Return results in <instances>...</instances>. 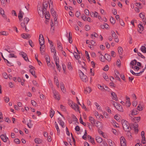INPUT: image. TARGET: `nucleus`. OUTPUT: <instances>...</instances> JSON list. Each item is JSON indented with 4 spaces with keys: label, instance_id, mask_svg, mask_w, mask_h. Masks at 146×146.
Returning a JSON list of instances; mask_svg holds the SVG:
<instances>
[{
    "label": "nucleus",
    "instance_id": "7c9ffc66",
    "mask_svg": "<svg viewBox=\"0 0 146 146\" xmlns=\"http://www.w3.org/2000/svg\"><path fill=\"white\" fill-rule=\"evenodd\" d=\"M118 52L119 54H122L123 50L121 46H119L118 48Z\"/></svg>",
    "mask_w": 146,
    "mask_h": 146
},
{
    "label": "nucleus",
    "instance_id": "f8f14e48",
    "mask_svg": "<svg viewBox=\"0 0 146 146\" xmlns=\"http://www.w3.org/2000/svg\"><path fill=\"white\" fill-rule=\"evenodd\" d=\"M1 138L2 140L5 142H7V140H9V138L7 137L6 134H2L1 135Z\"/></svg>",
    "mask_w": 146,
    "mask_h": 146
},
{
    "label": "nucleus",
    "instance_id": "aec40b11",
    "mask_svg": "<svg viewBox=\"0 0 146 146\" xmlns=\"http://www.w3.org/2000/svg\"><path fill=\"white\" fill-rule=\"evenodd\" d=\"M45 15V18L46 19H49L50 18V14L48 12H46L45 13L43 14V16Z\"/></svg>",
    "mask_w": 146,
    "mask_h": 146
},
{
    "label": "nucleus",
    "instance_id": "4468645a",
    "mask_svg": "<svg viewBox=\"0 0 146 146\" xmlns=\"http://www.w3.org/2000/svg\"><path fill=\"white\" fill-rule=\"evenodd\" d=\"M24 14V13L22 12V10H20L18 15V17L20 21H21L22 20V19L23 17V15Z\"/></svg>",
    "mask_w": 146,
    "mask_h": 146
},
{
    "label": "nucleus",
    "instance_id": "bf43d9fd",
    "mask_svg": "<svg viewBox=\"0 0 146 146\" xmlns=\"http://www.w3.org/2000/svg\"><path fill=\"white\" fill-rule=\"evenodd\" d=\"M54 60L55 61V63L56 62H59V58L57 56H54Z\"/></svg>",
    "mask_w": 146,
    "mask_h": 146
},
{
    "label": "nucleus",
    "instance_id": "c03bdc74",
    "mask_svg": "<svg viewBox=\"0 0 146 146\" xmlns=\"http://www.w3.org/2000/svg\"><path fill=\"white\" fill-rule=\"evenodd\" d=\"M76 54H74V56L75 58L77 60H79L80 58V56L78 55L76 52H75Z\"/></svg>",
    "mask_w": 146,
    "mask_h": 146
},
{
    "label": "nucleus",
    "instance_id": "49530a36",
    "mask_svg": "<svg viewBox=\"0 0 146 146\" xmlns=\"http://www.w3.org/2000/svg\"><path fill=\"white\" fill-rule=\"evenodd\" d=\"M2 75L3 78L5 79H7L8 78L7 74L6 72H4L2 74Z\"/></svg>",
    "mask_w": 146,
    "mask_h": 146
},
{
    "label": "nucleus",
    "instance_id": "6e6d98bb",
    "mask_svg": "<svg viewBox=\"0 0 146 146\" xmlns=\"http://www.w3.org/2000/svg\"><path fill=\"white\" fill-rule=\"evenodd\" d=\"M60 108L61 110L64 111H66V108L62 105H61L60 106Z\"/></svg>",
    "mask_w": 146,
    "mask_h": 146
},
{
    "label": "nucleus",
    "instance_id": "603ef678",
    "mask_svg": "<svg viewBox=\"0 0 146 146\" xmlns=\"http://www.w3.org/2000/svg\"><path fill=\"white\" fill-rule=\"evenodd\" d=\"M55 127L56 128V130L57 131V134L58 135H59L60 132V129L59 128L58 125H56V126H55Z\"/></svg>",
    "mask_w": 146,
    "mask_h": 146
},
{
    "label": "nucleus",
    "instance_id": "69168bd1",
    "mask_svg": "<svg viewBox=\"0 0 146 146\" xmlns=\"http://www.w3.org/2000/svg\"><path fill=\"white\" fill-rule=\"evenodd\" d=\"M90 27L89 25H86L85 26V29L86 31H88L90 29Z\"/></svg>",
    "mask_w": 146,
    "mask_h": 146
},
{
    "label": "nucleus",
    "instance_id": "dca6fc26",
    "mask_svg": "<svg viewBox=\"0 0 146 146\" xmlns=\"http://www.w3.org/2000/svg\"><path fill=\"white\" fill-rule=\"evenodd\" d=\"M94 114L97 119H101V118H104L103 116L102 115L99 114L98 113V112L97 111L95 112Z\"/></svg>",
    "mask_w": 146,
    "mask_h": 146
},
{
    "label": "nucleus",
    "instance_id": "72a5a7b5",
    "mask_svg": "<svg viewBox=\"0 0 146 146\" xmlns=\"http://www.w3.org/2000/svg\"><path fill=\"white\" fill-rule=\"evenodd\" d=\"M138 28L139 29V30L140 31H142L144 29V27L142 26V25L141 24H139L138 26Z\"/></svg>",
    "mask_w": 146,
    "mask_h": 146
},
{
    "label": "nucleus",
    "instance_id": "f704fd0d",
    "mask_svg": "<svg viewBox=\"0 0 146 146\" xmlns=\"http://www.w3.org/2000/svg\"><path fill=\"white\" fill-rule=\"evenodd\" d=\"M110 21L111 23L113 24H114L115 22V20L114 18L111 17L110 18Z\"/></svg>",
    "mask_w": 146,
    "mask_h": 146
},
{
    "label": "nucleus",
    "instance_id": "052dcab7",
    "mask_svg": "<svg viewBox=\"0 0 146 146\" xmlns=\"http://www.w3.org/2000/svg\"><path fill=\"white\" fill-rule=\"evenodd\" d=\"M46 61V62L50 63V60L49 56H47L45 58Z\"/></svg>",
    "mask_w": 146,
    "mask_h": 146
},
{
    "label": "nucleus",
    "instance_id": "2f4dec72",
    "mask_svg": "<svg viewBox=\"0 0 146 146\" xmlns=\"http://www.w3.org/2000/svg\"><path fill=\"white\" fill-rule=\"evenodd\" d=\"M115 74L116 76V78L117 80L120 81L121 80L119 77V72L117 71L115 73Z\"/></svg>",
    "mask_w": 146,
    "mask_h": 146
},
{
    "label": "nucleus",
    "instance_id": "f3484780",
    "mask_svg": "<svg viewBox=\"0 0 146 146\" xmlns=\"http://www.w3.org/2000/svg\"><path fill=\"white\" fill-rule=\"evenodd\" d=\"M34 141L35 143L38 144L41 143L42 142V139L38 138H35L34 139Z\"/></svg>",
    "mask_w": 146,
    "mask_h": 146
},
{
    "label": "nucleus",
    "instance_id": "5701e85b",
    "mask_svg": "<svg viewBox=\"0 0 146 146\" xmlns=\"http://www.w3.org/2000/svg\"><path fill=\"white\" fill-rule=\"evenodd\" d=\"M139 17L142 19V21L143 22H145V24H146V19L144 18L145 15H143L142 13H141L139 14Z\"/></svg>",
    "mask_w": 146,
    "mask_h": 146
},
{
    "label": "nucleus",
    "instance_id": "20e7f679",
    "mask_svg": "<svg viewBox=\"0 0 146 146\" xmlns=\"http://www.w3.org/2000/svg\"><path fill=\"white\" fill-rule=\"evenodd\" d=\"M79 73L80 78L84 82H86L88 81V78L87 76L86 75H84L83 73L81 71H80V72Z\"/></svg>",
    "mask_w": 146,
    "mask_h": 146
},
{
    "label": "nucleus",
    "instance_id": "338daca9",
    "mask_svg": "<svg viewBox=\"0 0 146 146\" xmlns=\"http://www.w3.org/2000/svg\"><path fill=\"white\" fill-rule=\"evenodd\" d=\"M33 83L34 85L36 86L37 87H38L39 86V85L37 84L35 80H33Z\"/></svg>",
    "mask_w": 146,
    "mask_h": 146
},
{
    "label": "nucleus",
    "instance_id": "c9c22d12",
    "mask_svg": "<svg viewBox=\"0 0 146 146\" xmlns=\"http://www.w3.org/2000/svg\"><path fill=\"white\" fill-rule=\"evenodd\" d=\"M9 35L8 33L5 31H3L0 32V35L7 36Z\"/></svg>",
    "mask_w": 146,
    "mask_h": 146
},
{
    "label": "nucleus",
    "instance_id": "6ab92c4d",
    "mask_svg": "<svg viewBox=\"0 0 146 146\" xmlns=\"http://www.w3.org/2000/svg\"><path fill=\"white\" fill-rule=\"evenodd\" d=\"M105 58L109 62L110 61L111 59V56L110 55H109L108 54H106L105 55Z\"/></svg>",
    "mask_w": 146,
    "mask_h": 146
},
{
    "label": "nucleus",
    "instance_id": "423d86ee",
    "mask_svg": "<svg viewBox=\"0 0 146 146\" xmlns=\"http://www.w3.org/2000/svg\"><path fill=\"white\" fill-rule=\"evenodd\" d=\"M39 44L41 46H42L44 44V38L42 34H40L39 35Z\"/></svg>",
    "mask_w": 146,
    "mask_h": 146
},
{
    "label": "nucleus",
    "instance_id": "3c124183",
    "mask_svg": "<svg viewBox=\"0 0 146 146\" xmlns=\"http://www.w3.org/2000/svg\"><path fill=\"white\" fill-rule=\"evenodd\" d=\"M4 98L5 102L6 103L8 102L9 101V98L8 97L6 96L4 97Z\"/></svg>",
    "mask_w": 146,
    "mask_h": 146
},
{
    "label": "nucleus",
    "instance_id": "4be33fe9",
    "mask_svg": "<svg viewBox=\"0 0 146 146\" xmlns=\"http://www.w3.org/2000/svg\"><path fill=\"white\" fill-rule=\"evenodd\" d=\"M127 99L126 100V105L129 107L130 106L131 103L130 102V100L129 97H127Z\"/></svg>",
    "mask_w": 146,
    "mask_h": 146
},
{
    "label": "nucleus",
    "instance_id": "4c0bfd02",
    "mask_svg": "<svg viewBox=\"0 0 146 146\" xmlns=\"http://www.w3.org/2000/svg\"><path fill=\"white\" fill-rule=\"evenodd\" d=\"M137 63V60L134 59L132 60L130 63V64L132 66H134L136 65Z\"/></svg>",
    "mask_w": 146,
    "mask_h": 146
},
{
    "label": "nucleus",
    "instance_id": "864d4df0",
    "mask_svg": "<svg viewBox=\"0 0 146 146\" xmlns=\"http://www.w3.org/2000/svg\"><path fill=\"white\" fill-rule=\"evenodd\" d=\"M50 49H51V51L52 52H55V51H56L55 48L54 47V46H51Z\"/></svg>",
    "mask_w": 146,
    "mask_h": 146
},
{
    "label": "nucleus",
    "instance_id": "1a4fd4ad",
    "mask_svg": "<svg viewBox=\"0 0 146 146\" xmlns=\"http://www.w3.org/2000/svg\"><path fill=\"white\" fill-rule=\"evenodd\" d=\"M72 104V105H71V107L76 111L80 113L78 106L75 103L74 104Z\"/></svg>",
    "mask_w": 146,
    "mask_h": 146
},
{
    "label": "nucleus",
    "instance_id": "37998d69",
    "mask_svg": "<svg viewBox=\"0 0 146 146\" xmlns=\"http://www.w3.org/2000/svg\"><path fill=\"white\" fill-rule=\"evenodd\" d=\"M58 122L60 125H61L62 127H64V122L61 119H60L58 121Z\"/></svg>",
    "mask_w": 146,
    "mask_h": 146
},
{
    "label": "nucleus",
    "instance_id": "c85d7f7f",
    "mask_svg": "<svg viewBox=\"0 0 146 146\" xmlns=\"http://www.w3.org/2000/svg\"><path fill=\"white\" fill-rule=\"evenodd\" d=\"M29 72L35 77L36 78L37 76L35 74V72L33 69H30L29 70Z\"/></svg>",
    "mask_w": 146,
    "mask_h": 146
},
{
    "label": "nucleus",
    "instance_id": "a18cd8bd",
    "mask_svg": "<svg viewBox=\"0 0 146 146\" xmlns=\"http://www.w3.org/2000/svg\"><path fill=\"white\" fill-rule=\"evenodd\" d=\"M60 88L62 92H64L65 91V88L64 87V86L62 83L60 84Z\"/></svg>",
    "mask_w": 146,
    "mask_h": 146
},
{
    "label": "nucleus",
    "instance_id": "13d9d810",
    "mask_svg": "<svg viewBox=\"0 0 146 146\" xmlns=\"http://www.w3.org/2000/svg\"><path fill=\"white\" fill-rule=\"evenodd\" d=\"M141 142L143 144H145L146 143V141L145 140V137H142Z\"/></svg>",
    "mask_w": 146,
    "mask_h": 146
},
{
    "label": "nucleus",
    "instance_id": "e433bc0d",
    "mask_svg": "<svg viewBox=\"0 0 146 146\" xmlns=\"http://www.w3.org/2000/svg\"><path fill=\"white\" fill-rule=\"evenodd\" d=\"M111 33L112 37L114 39L116 38H117V36L115 34V33L113 31H112L111 32Z\"/></svg>",
    "mask_w": 146,
    "mask_h": 146
},
{
    "label": "nucleus",
    "instance_id": "412c9836",
    "mask_svg": "<svg viewBox=\"0 0 146 146\" xmlns=\"http://www.w3.org/2000/svg\"><path fill=\"white\" fill-rule=\"evenodd\" d=\"M88 139L92 144L95 143L94 138H92V137L89 135H88Z\"/></svg>",
    "mask_w": 146,
    "mask_h": 146
},
{
    "label": "nucleus",
    "instance_id": "9b49d317",
    "mask_svg": "<svg viewBox=\"0 0 146 146\" xmlns=\"http://www.w3.org/2000/svg\"><path fill=\"white\" fill-rule=\"evenodd\" d=\"M53 93L54 98L56 99H57L58 100H60V98L59 97L58 92H56L55 90H54Z\"/></svg>",
    "mask_w": 146,
    "mask_h": 146
},
{
    "label": "nucleus",
    "instance_id": "8fccbe9b",
    "mask_svg": "<svg viewBox=\"0 0 146 146\" xmlns=\"http://www.w3.org/2000/svg\"><path fill=\"white\" fill-rule=\"evenodd\" d=\"M4 11L2 8H0V13L1 15H2L3 17H4L5 14Z\"/></svg>",
    "mask_w": 146,
    "mask_h": 146
},
{
    "label": "nucleus",
    "instance_id": "f257e3e1",
    "mask_svg": "<svg viewBox=\"0 0 146 146\" xmlns=\"http://www.w3.org/2000/svg\"><path fill=\"white\" fill-rule=\"evenodd\" d=\"M48 2L47 1H44L42 4V7H39V10L38 9V12L41 17H43V14L46 13V8L48 7Z\"/></svg>",
    "mask_w": 146,
    "mask_h": 146
},
{
    "label": "nucleus",
    "instance_id": "2eb2a0df",
    "mask_svg": "<svg viewBox=\"0 0 146 146\" xmlns=\"http://www.w3.org/2000/svg\"><path fill=\"white\" fill-rule=\"evenodd\" d=\"M111 94L112 96V99L116 101H117L118 100V98L115 93L113 92H111Z\"/></svg>",
    "mask_w": 146,
    "mask_h": 146
},
{
    "label": "nucleus",
    "instance_id": "ea45409f",
    "mask_svg": "<svg viewBox=\"0 0 146 146\" xmlns=\"http://www.w3.org/2000/svg\"><path fill=\"white\" fill-rule=\"evenodd\" d=\"M68 69L70 70H72V68L70 62H69L68 63Z\"/></svg>",
    "mask_w": 146,
    "mask_h": 146
},
{
    "label": "nucleus",
    "instance_id": "bb28decb",
    "mask_svg": "<svg viewBox=\"0 0 146 146\" xmlns=\"http://www.w3.org/2000/svg\"><path fill=\"white\" fill-rule=\"evenodd\" d=\"M99 58L101 59V61L102 62H104L105 61V56H104L102 54H101L99 56Z\"/></svg>",
    "mask_w": 146,
    "mask_h": 146
},
{
    "label": "nucleus",
    "instance_id": "58836bf2",
    "mask_svg": "<svg viewBox=\"0 0 146 146\" xmlns=\"http://www.w3.org/2000/svg\"><path fill=\"white\" fill-rule=\"evenodd\" d=\"M127 136L128 137L129 139H132V136L131 133L129 132V131H127Z\"/></svg>",
    "mask_w": 146,
    "mask_h": 146
},
{
    "label": "nucleus",
    "instance_id": "473e14b6",
    "mask_svg": "<svg viewBox=\"0 0 146 146\" xmlns=\"http://www.w3.org/2000/svg\"><path fill=\"white\" fill-rule=\"evenodd\" d=\"M30 36L29 35L27 34H22L21 35V36L23 38L26 39L29 37V36Z\"/></svg>",
    "mask_w": 146,
    "mask_h": 146
},
{
    "label": "nucleus",
    "instance_id": "f03ea898",
    "mask_svg": "<svg viewBox=\"0 0 146 146\" xmlns=\"http://www.w3.org/2000/svg\"><path fill=\"white\" fill-rule=\"evenodd\" d=\"M122 124L123 129L126 131H130L131 128L129 127V124L127 121L125 119L121 120Z\"/></svg>",
    "mask_w": 146,
    "mask_h": 146
},
{
    "label": "nucleus",
    "instance_id": "0e129e2a",
    "mask_svg": "<svg viewBox=\"0 0 146 146\" xmlns=\"http://www.w3.org/2000/svg\"><path fill=\"white\" fill-rule=\"evenodd\" d=\"M14 141L17 144H19L20 143V140L17 138L15 139Z\"/></svg>",
    "mask_w": 146,
    "mask_h": 146
},
{
    "label": "nucleus",
    "instance_id": "680f3d73",
    "mask_svg": "<svg viewBox=\"0 0 146 146\" xmlns=\"http://www.w3.org/2000/svg\"><path fill=\"white\" fill-rule=\"evenodd\" d=\"M111 131L115 135H117V131L116 130L113 129H111Z\"/></svg>",
    "mask_w": 146,
    "mask_h": 146
},
{
    "label": "nucleus",
    "instance_id": "cd10ccee",
    "mask_svg": "<svg viewBox=\"0 0 146 146\" xmlns=\"http://www.w3.org/2000/svg\"><path fill=\"white\" fill-rule=\"evenodd\" d=\"M57 46L58 49L61 51H62L63 48L61 46V44L60 42H58Z\"/></svg>",
    "mask_w": 146,
    "mask_h": 146
},
{
    "label": "nucleus",
    "instance_id": "ddd939ff",
    "mask_svg": "<svg viewBox=\"0 0 146 146\" xmlns=\"http://www.w3.org/2000/svg\"><path fill=\"white\" fill-rule=\"evenodd\" d=\"M67 35H66V37L68 38V40L70 43H72V35L71 33L70 32L69 33V36L68 35V33H67Z\"/></svg>",
    "mask_w": 146,
    "mask_h": 146
},
{
    "label": "nucleus",
    "instance_id": "5fc2aeb1",
    "mask_svg": "<svg viewBox=\"0 0 146 146\" xmlns=\"http://www.w3.org/2000/svg\"><path fill=\"white\" fill-rule=\"evenodd\" d=\"M84 12L85 14L86 15H89V11L88 9H85L84 10Z\"/></svg>",
    "mask_w": 146,
    "mask_h": 146
},
{
    "label": "nucleus",
    "instance_id": "b1692460",
    "mask_svg": "<svg viewBox=\"0 0 146 146\" xmlns=\"http://www.w3.org/2000/svg\"><path fill=\"white\" fill-rule=\"evenodd\" d=\"M27 120V125L28 127L29 128H31L32 127L33 125V124L31 123V119H30L29 120V121H27L28 119H26Z\"/></svg>",
    "mask_w": 146,
    "mask_h": 146
},
{
    "label": "nucleus",
    "instance_id": "4d7b16f0",
    "mask_svg": "<svg viewBox=\"0 0 146 146\" xmlns=\"http://www.w3.org/2000/svg\"><path fill=\"white\" fill-rule=\"evenodd\" d=\"M137 53L138 56H140L142 58H145V57L141 53L138 52Z\"/></svg>",
    "mask_w": 146,
    "mask_h": 146
},
{
    "label": "nucleus",
    "instance_id": "6e6552de",
    "mask_svg": "<svg viewBox=\"0 0 146 146\" xmlns=\"http://www.w3.org/2000/svg\"><path fill=\"white\" fill-rule=\"evenodd\" d=\"M120 141L121 146H126V141L123 136L120 137Z\"/></svg>",
    "mask_w": 146,
    "mask_h": 146
},
{
    "label": "nucleus",
    "instance_id": "39448f33",
    "mask_svg": "<svg viewBox=\"0 0 146 146\" xmlns=\"http://www.w3.org/2000/svg\"><path fill=\"white\" fill-rule=\"evenodd\" d=\"M90 15L92 17L98 18L100 20L102 19L101 17L99 15V14L96 11L91 12Z\"/></svg>",
    "mask_w": 146,
    "mask_h": 146
},
{
    "label": "nucleus",
    "instance_id": "c756f323",
    "mask_svg": "<svg viewBox=\"0 0 146 146\" xmlns=\"http://www.w3.org/2000/svg\"><path fill=\"white\" fill-rule=\"evenodd\" d=\"M141 51L144 53H146V48L144 46H142L141 48Z\"/></svg>",
    "mask_w": 146,
    "mask_h": 146
},
{
    "label": "nucleus",
    "instance_id": "a211bd4d",
    "mask_svg": "<svg viewBox=\"0 0 146 146\" xmlns=\"http://www.w3.org/2000/svg\"><path fill=\"white\" fill-rule=\"evenodd\" d=\"M91 91V88L89 87H87L84 90V94H87V93H90Z\"/></svg>",
    "mask_w": 146,
    "mask_h": 146
},
{
    "label": "nucleus",
    "instance_id": "e2e57ef3",
    "mask_svg": "<svg viewBox=\"0 0 146 146\" xmlns=\"http://www.w3.org/2000/svg\"><path fill=\"white\" fill-rule=\"evenodd\" d=\"M103 77L106 80L108 79V77L106 74H103Z\"/></svg>",
    "mask_w": 146,
    "mask_h": 146
},
{
    "label": "nucleus",
    "instance_id": "a878e982",
    "mask_svg": "<svg viewBox=\"0 0 146 146\" xmlns=\"http://www.w3.org/2000/svg\"><path fill=\"white\" fill-rule=\"evenodd\" d=\"M54 110L52 109L51 108L50 112V116L52 118L54 115Z\"/></svg>",
    "mask_w": 146,
    "mask_h": 146
},
{
    "label": "nucleus",
    "instance_id": "09e8293b",
    "mask_svg": "<svg viewBox=\"0 0 146 146\" xmlns=\"http://www.w3.org/2000/svg\"><path fill=\"white\" fill-rule=\"evenodd\" d=\"M103 116L104 117L106 118H108L109 117V115L106 112L104 111L103 112Z\"/></svg>",
    "mask_w": 146,
    "mask_h": 146
},
{
    "label": "nucleus",
    "instance_id": "774afa93",
    "mask_svg": "<svg viewBox=\"0 0 146 146\" xmlns=\"http://www.w3.org/2000/svg\"><path fill=\"white\" fill-rule=\"evenodd\" d=\"M116 64L117 66H118L119 67L121 65V63L120 62V60H117L116 62Z\"/></svg>",
    "mask_w": 146,
    "mask_h": 146
},
{
    "label": "nucleus",
    "instance_id": "de8ad7c7",
    "mask_svg": "<svg viewBox=\"0 0 146 146\" xmlns=\"http://www.w3.org/2000/svg\"><path fill=\"white\" fill-rule=\"evenodd\" d=\"M42 47V46H40V53L42 54H44V51L43 50L44 49Z\"/></svg>",
    "mask_w": 146,
    "mask_h": 146
},
{
    "label": "nucleus",
    "instance_id": "7ed1b4c3",
    "mask_svg": "<svg viewBox=\"0 0 146 146\" xmlns=\"http://www.w3.org/2000/svg\"><path fill=\"white\" fill-rule=\"evenodd\" d=\"M92 125H95L99 129H101L102 127V123L96 119H89Z\"/></svg>",
    "mask_w": 146,
    "mask_h": 146
},
{
    "label": "nucleus",
    "instance_id": "0eeeda50",
    "mask_svg": "<svg viewBox=\"0 0 146 146\" xmlns=\"http://www.w3.org/2000/svg\"><path fill=\"white\" fill-rule=\"evenodd\" d=\"M115 104H114L113 105L119 111L121 112H123V109L122 108L121 106L119 104H118L117 102H113Z\"/></svg>",
    "mask_w": 146,
    "mask_h": 146
},
{
    "label": "nucleus",
    "instance_id": "9d476101",
    "mask_svg": "<svg viewBox=\"0 0 146 146\" xmlns=\"http://www.w3.org/2000/svg\"><path fill=\"white\" fill-rule=\"evenodd\" d=\"M51 13L53 16V17L55 18V20H56L57 19V15L56 14V11H54L53 8H52L51 9Z\"/></svg>",
    "mask_w": 146,
    "mask_h": 146
},
{
    "label": "nucleus",
    "instance_id": "393cba45",
    "mask_svg": "<svg viewBox=\"0 0 146 146\" xmlns=\"http://www.w3.org/2000/svg\"><path fill=\"white\" fill-rule=\"evenodd\" d=\"M96 140L99 143H100L102 141V139L99 137H96Z\"/></svg>",
    "mask_w": 146,
    "mask_h": 146
},
{
    "label": "nucleus",
    "instance_id": "a19ab883",
    "mask_svg": "<svg viewBox=\"0 0 146 146\" xmlns=\"http://www.w3.org/2000/svg\"><path fill=\"white\" fill-rule=\"evenodd\" d=\"M136 109H133L131 113V115H136L138 113Z\"/></svg>",
    "mask_w": 146,
    "mask_h": 146
},
{
    "label": "nucleus",
    "instance_id": "79ce46f5",
    "mask_svg": "<svg viewBox=\"0 0 146 146\" xmlns=\"http://www.w3.org/2000/svg\"><path fill=\"white\" fill-rule=\"evenodd\" d=\"M29 21V19L28 18L25 17L24 19V22L27 25V24Z\"/></svg>",
    "mask_w": 146,
    "mask_h": 146
}]
</instances>
